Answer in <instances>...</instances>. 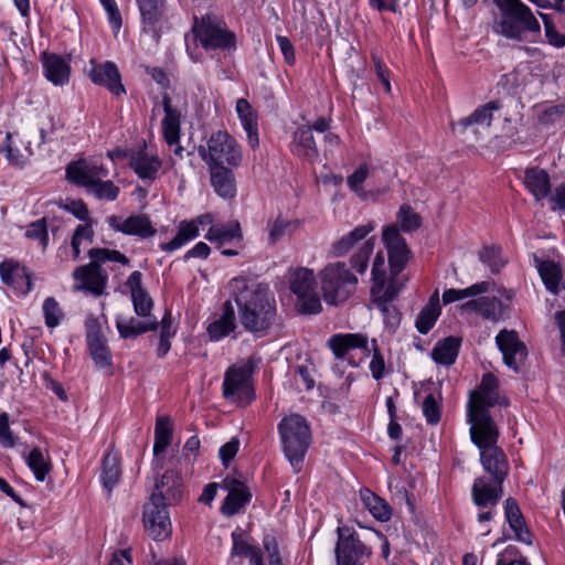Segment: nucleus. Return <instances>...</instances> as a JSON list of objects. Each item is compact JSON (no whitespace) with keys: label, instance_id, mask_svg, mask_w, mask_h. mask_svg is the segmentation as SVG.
Here are the masks:
<instances>
[{"label":"nucleus","instance_id":"obj_1","mask_svg":"<svg viewBox=\"0 0 565 565\" xmlns=\"http://www.w3.org/2000/svg\"><path fill=\"white\" fill-rule=\"evenodd\" d=\"M471 443L480 450V462L488 476L477 478L471 498L477 507H497L503 497V482L509 475L507 455L498 446L499 427L469 429Z\"/></svg>","mask_w":565,"mask_h":565},{"label":"nucleus","instance_id":"obj_2","mask_svg":"<svg viewBox=\"0 0 565 565\" xmlns=\"http://www.w3.org/2000/svg\"><path fill=\"white\" fill-rule=\"evenodd\" d=\"M228 287L242 327L253 334L265 335L276 319V300L268 284L254 277L238 276L230 280Z\"/></svg>","mask_w":565,"mask_h":565},{"label":"nucleus","instance_id":"obj_3","mask_svg":"<svg viewBox=\"0 0 565 565\" xmlns=\"http://www.w3.org/2000/svg\"><path fill=\"white\" fill-rule=\"evenodd\" d=\"M493 3L498 9L492 24L495 34L523 42L527 40L529 34L541 33L537 19L521 0H493Z\"/></svg>","mask_w":565,"mask_h":565},{"label":"nucleus","instance_id":"obj_4","mask_svg":"<svg viewBox=\"0 0 565 565\" xmlns=\"http://www.w3.org/2000/svg\"><path fill=\"white\" fill-rule=\"evenodd\" d=\"M508 406L509 402L499 394V380L492 373L483 374L477 390L472 391L467 404V422L470 429L498 427L490 414V407Z\"/></svg>","mask_w":565,"mask_h":565},{"label":"nucleus","instance_id":"obj_5","mask_svg":"<svg viewBox=\"0 0 565 565\" xmlns=\"http://www.w3.org/2000/svg\"><path fill=\"white\" fill-rule=\"evenodd\" d=\"M282 450L294 471L300 472L311 444V430L307 419L298 414L284 417L278 424Z\"/></svg>","mask_w":565,"mask_h":565},{"label":"nucleus","instance_id":"obj_6","mask_svg":"<svg viewBox=\"0 0 565 565\" xmlns=\"http://www.w3.org/2000/svg\"><path fill=\"white\" fill-rule=\"evenodd\" d=\"M324 301L329 305L344 302L354 291L358 278L350 273L345 263L327 265L319 274Z\"/></svg>","mask_w":565,"mask_h":565},{"label":"nucleus","instance_id":"obj_7","mask_svg":"<svg viewBox=\"0 0 565 565\" xmlns=\"http://www.w3.org/2000/svg\"><path fill=\"white\" fill-rule=\"evenodd\" d=\"M199 156L209 166L238 167L243 153L236 139L225 130H217L211 135L206 147L199 146Z\"/></svg>","mask_w":565,"mask_h":565},{"label":"nucleus","instance_id":"obj_8","mask_svg":"<svg viewBox=\"0 0 565 565\" xmlns=\"http://www.w3.org/2000/svg\"><path fill=\"white\" fill-rule=\"evenodd\" d=\"M328 345L337 359H343L345 356V354L352 349H361L366 354L372 352L373 356L370 362V370H371L372 376L377 381L384 376L385 361H384V358L379 349V345H377V342L375 339H373L371 341V347H370L369 339L364 334L339 333V334L332 335L328 340Z\"/></svg>","mask_w":565,"mask_h":565},{"label":"nucleus","instance_id":"obj_9","mask_svg":"<svg viewBox=\"0 0 565 565\" xmlns=\"http://www.w3.org/2000/svg\"><path fill=\"white\" fill-rule=\"evenodd\" d=\"M193 32L205 50H231L235 47V34L214 14H205L195 19Z\"/></svg>","mask_w":565,"mask_h":565},{"label":"nucleus","instance_id":"obj_10","mask_svg":"<svg viewBox=\"0 0 565 565\" xmlns=\"http://www.w3.org/2000/svg\"><path fill=\"white\" fill-rule=\"evenodd\" d=\"M290 290L297 296V308L302 315H316L322 309L312 269L298 268L290 276Z\"/></svg>","mask_w":565,"mask_h":565},{"label":"nucleus","instance_id":"obj_11","mask_svg":"<svg viewBox=\"0 0 565 565\" xmlns=\"http://www.w3.org/2000/svg\"><path fill=\"white\" fill-rule=\"evenodd\" d=\"M338 542L334 553L337 565H364L372 554L359 535L348 526L337 529Z\"/></svg>","mask_w":565,"mask_h":565},{"label":"nucleus","instance_id":"obj_12","mask_svg":"<svg viewBox=\"0 0 565 565\" xmlns=\"http://www.w3.org/2000/svg\"><path fill=\"white\" fill-rule=\"evenodd\" d=\"M252 372L253 367L249 365L232 366L226 371L223 382V396L226 401L246 405L254 399Z\"/></svg>","mask_w":565,"mask_h":565},{"label":"nucleus","instance_id":"obj_13","mask_svg":"<svg viewBox=\"0 0 565 565\" xmlns=\"http://www.w3.org/2000/svg\"><path fill=\"white\" fill-rule=\"evenodd\" d=\"M495 342L502 353L504 364L514 372H521V369L527 356L526 345L519 339L515 331L501 330Z\"/></svg>","mask_w":565,"mask_h":565},{"label":"nucleus","instance_id":"obj_14","mask_svg":"<svg viewBox=\"0 0 565 565\" xmlns=\"http://www.w3.org/2000/svg\"><path fill=\"white\" fill-rule=\"evenodd\" d=\"M65 173L71 183L83 186L87 191L92 184L108 177V169L103 163L79 159L71 162Z\"/></svg>","mask_w":565,"mask_h":565},{"label":"nucleus","instance_id":"obj_15","mask_svg":"<svg viewBox=\"0 0 565 565\" xmlns=\"http://www.w3.org/2000/svg\"><path fill=\"white\" fill-rule=\"evenodd\" d=\"M383 242L387 249L388 264L392 275H398L406 266L411 250L405 238L394 225L384 228Z\"/></svg>","mask_w":565,"mask_h":565},{"label":"nucleus","instance_id":"obj_16","mask_svg":"<svg viewBox=\"0 0 565 565\" xmlns=\"http://www.w3.org/2000/svg\"><path fill=\"white\" fill-rule=\"evenodd\" d=\"M168 507L148 502L143 507V524L147 533L156 541H163L172 533Z\"/></svg>","mask_w":565,"mask_h":565},{"label":"nucleus","instance_id":"obj_17","mask_svg":"<svg viewBox=\"0 0 565 565\" xmlns=\"http://www.w3.org/2000/svg\"><path fill=\"white\" fill-rule=\"evenodd\" d=\"M76 290H85L94 296H102L107 285L108 275L102 266L90 259L87 265H82L73 271Z\"/></svg>","mask_w":565,"mask_h":565},{"label":"nucleus","instance_id":"obj_18","mask_svg":"<svg viewBox=\"0 0 565 565\" xmlns=\"http://www.w3.org/2000/svg\"><path fill=\"white\" fill-rule=\"evenodd\" d=\"M136 2L142 31L159 40L162 24L167 20L166 0H136Z\"/></svg>","mask_w":565,"mask_h":565},{"label":"nucleus","instance_id":"obj_19","mask_svg":"<svg viewBox=\"0 0 565 565\" xmlns=\"http://www.w3.org/2000/svg\"><path fill=\"white\" fill-rule=\"evenodd\" d=\"M182 478L174 470H167L154 484L150 502L173 505L182 500Z\"/></svg>","mask_w":565,"mask_h":565},{"label":"nucleus","instance_id":"obj_20","mask_svg":"<svg viewBox=\"0 0 565 565\" xmlns=\"http://www.w3.org/2000/svg\"><path fill=\"white\" fill-rule=\"evenodd\" d=\"M222 487L228 491L221 507L222 514L226 516L237 514L252 499L245 483L235 478L226 477L222 481Z\"/></svg>","mask_w":565,"mask_h":565},{"label":"nucleus","instance_id":"obj_21","mask_svg":"<svg viewBox=\"0 0 565 565\" xmlns=\"http://www.w3.org/2000/svg\"><path fill=\"white\" fill-rule=\"evenodd\" d=\"M107 223L116 232L141 238L151 237L157 232L146 214L131 215L125 220L117 215H110L107 217Z\"/></svg>","mask_w":565,"mask_h":565},{"label":"nucleus","instance_id":"obj_22","mask_svg":"<svg viewBox=\"0 0 565 565\" xmlns=\"http://www.w3.org/2000/svg\"><path fill=\"white\" fill-rule=\"evenodd\" d=\"M0 277L4 285L19 294L26 295L32 289L31 273L26 267L12 259L0 263Z\"/></svg>","mask_w":565,"mask_h":565},{"label":"nucleus","instance_id":"obj_23","mask_svg":"<svg viewBox=\"0 0 565 565\" xmlns=\"http://www.w3.org/2000/svg\"><path fill=\"white\" fill-rule=\"evenodd\" d=\"M90 79L105 86L111 94L119 96L126 93L121 83V76L117 65L113 62H105L94 66L89 73Z\"/></svg>","mask_w":565,"mask_h":565},{"label":"nucleus","instance_id":"obj_24","mask_svg":"<svg viewBox=\"0 0 565 565\" xmlns=\"http://www.w3.org/2000/svg\"><path fill=\"white\" fill-rule=\"evenodd\" d=\"M41 62L44 76L49 82L55 86H63L68 83L71 66L61 55L43 52L41 55Z\"/></svg>","mask_w":565,"mask_h":565},{"label":"nucleus","instance_id":"obj_25","mask_svg":"<svg viewBox=\"0 0 565 565\" xmlns=\"http://www.w3.org/2000/svg\"><path fill=\"white\" fill-rule=\"evenodd\" d=\"M460 309L479 313L482 318L493 321L501 319L505 312L504 303L495 296H481L471 299L461 305Z\"/></svg>","mask_w":565,"mask_h":565},{"label":"nucleus","instance_id":"obj_26","mask_svg":"<svg viewBox=\"0 0 565 565\" xmlns=\"http://www.w3.org/2000/svg\"><path fill=\"white\" fill-rule=\"evenodd\" d=\"M505 520L510 529L514 532V537L519 542L531 545L532 534L525 524L524 516L514 498H508L504 502Z\"/></svg>","mask_w":565,"mask_h":565},{"label":"nucleus","instance_id":"obj_27","mask_svg":"<svg viewBox=\"0 0 565 565\" xmlns=\"http://www.w3.org/2000/svg\"><path fill=\"white\" fill-rule=\"evenodd\" d=\"M523 184L537 202L551 195V179L544 169L527 168L524 171Z\"/></svg>","mask_w":565,"mask_h":565},{"label":"nucleus","instance_id":"obj_28","mask_svg":"<svg viewBox=\"0 0 565 565\" xmlns=\"http://www.w3.org/2000/svg\"><path fill=\"white\" fill-rule=\"evenodd\" d=\"M158 327L159 321L156 317L141 319H137L135 317L129 319H125L122 317L116 318V328L122 339H135L146 332L157 330Z\"/></svg>","mask_w":565,"mask_h":565},{"label":"nucleus","instance_id":"obj_29","mask_svg":"<svg viewBox=\"0 0 565 565\" xmlns=\"http://www.w3.org/2000/svg\"><path fill=\"white\" fill-rule=\"evenodd\" d=\"M162 106L164 110V118L162 120L163 138L168 145L172 146L180 140L181 113L178 108L172 106L171 98L168 94H163L162 96Z\"/></svg>","mask_w":565,"mask_h":565},{"label":"nucleus","instance_id":"obj_30","mask_svg":"<svg viewBox=\"0 0 565 565\" xmlns=\"http://www.w3.org/2000/svg\"><path fill=\"white\" fill-rule=\"evenodd\" d=\"M233 168L215 164L214 167H209L212 186L224 199H232L236 193Z\"/></svg>","mask_w":565,"mask_h":565},{"label":"nucleus","instance_id":"obj_31","mask_svg":"<svg viewBox=\"0 0 565 565\" xmlns=\"http://www.w3.org/2000/svg\"><path fill=\"white\" fill-rule=\"evenodd\" d=\"M375 224L373 221L366 224L359 225L348 234L343 235L331 246L330 253L334 257H341L348 254L359 242L366 238V236L374 231Z\"/></svg>","mask_w":565,"mask_h":565},{"label":"nucleus","instance_id":"obj_32","mask_svg":"<svg viewBox=\"0 0 565 565\" xmlns=\"http://www.w3.org/2000/svg\"><path fill=\"white\" fill-rule=\"evenodd\" d=\"M129 164L141 180L152 182L157 179L161 160L146 151H138L131 156Z\"/></svg>","mask_w":565,"mask_h":565},{"label":"nucleus","instance_id":"obj_33","mask_svg":"<svg viewBox=\"0 0 565 565\" xmlns=\"http://www.w3.org/2000/svg\"><path fill=\"white\" fill-rule=\"evenodd\" d=\"M236 328L234 307L231 301L223 305L222 315L207 326V333L212 341H220Z\"/></svg>","mask_w":565,"mask_h":565},{"label":"nucleus","instance_id":"obj_34","mask_svg":"<svg viewBox=\"0 0 565 565\" xmlns=\"http://www.w3.org/2000/svg\"><path fill=\"white\" fill-rule=\"evenodd\" d=\"M236 113L242 122L244 130L247 134L248 143L252 148L258 147V124L257 114L245 98H239L236 102Z\"/></svg>","mask_w":565,"mask_h":565},{"label":"nucleus","instance_id":"obj_35","mask_svg":"<svg viewBox=\"0 0 565 565\" xmlns=\"http://www.w3.org/2000/svg\"><path fill=\"white\" fill-rule=\"evenodd\" d=\"M501 108V104L498 100L489 102L486 105L478 107L469 116L459 119L456 124H452L454 129H458L460 132H465L472 125H486L489 127L492 121V111Z\"/></svg>","mask_w":565,"mask_h":565},{"label":"nucleus","instance_id":"obj_36","mask_svg":"<svg viewBox=\"0 0 565 565\" xmlns=\"http://www.w3.org/2000/svg\"><path fill=\"white\" fill-rule=\"evenodd\" d=\"M537 271L542 278L545 288L553 295H558L561 291V280L563 273L559 264L554 260H541L535 258Z\"/></svg>","mask_w":565,"mask_h":565},{"label":"nucleus","instance_id":"obj_37","mask_svg":"<svg viewBox=\"0 0 565 565\" xmlns=\"http://www.w3.org/2000/svg\"><path fill=\"white\" fill-rule=\"evenodd\" d=\"M460 344L461 340L457 337H448L438 341L431 351L433 360L443 365L454 364L458 356Z\"/></svg>","mask_w":565,"mask_h":565},{"label":"nucleus","instance_id":"obj_38","mask_svg":"<svg viewBox=\"0 0 565 565\" xmlns=\"http://www.w3.org/2000/svg\"><path fill=\"white\" fill-rule=\"evenodd\" d=\"M440 316L439 294L436 290L429 298V302L420 310L415 326L419 333L427 334Z\"/></svg>","mask_w":565,"mask_h":565},{"label":"nucleus","instance_id":"obj_39","mask_svg":"<svg viewBox=\"0 0 565 565\" xmlns=\"http://www.w3.org/2000/svg\"><path fill=\"white\" fill-rule=\"evenodd\" d=\"M210 242H218L221 245L233 241L241 242L243 234L237 221H231L226 224H217L210 227L206 236Z\"/></svg>","mask_w":565,"mask_h":565},{"label":"nucleus","instance_id":"obj_40","mask_svg":"<svg viewBox=\"0 0 565 565\" xmlns=\"http://www.w3.org/2000/svg\"><path fill=\"white\" fill-rule=\"evenodd\" d=\"M494 287V282L491 280H484L473 284L465 289H446L443 294V303L449 305L451 302L462 300L469 297H476L486 292H489Z\"/></svg>","mask_w":565,"mask_h":565},{"label":"nucleus","instance_id":"obj_41","mask_svg":"<svg viewBox=\"0 0 565 565\" xmlns=\"http://www.w3.org/2000/svg\"><path fill=\"white\" fill-rule=\"evenodd\" d=\"M361 500L370 513L379 521L386 522L391 519L392 510L390 505L369 489L360 491Z\"/></svg>","mask_w":565,"mask_h":565},{"label":"nucleus","instance_id":"obj_42","mask_svg":"<svg viewBox=\"0 0 565 565\" xmlns=\"http://www.w3.org/2000/svg\"><path fill=\"white\" fill-rule=\"evenodd\" d=\"M295 152L298 156L313 159L318 157V149L310 127L301 126L294 134Z\"/></svg>","mask_w":565,"mask_h":565},{"label":"nucleus","instance_id":"obj_43","mask_svg":"<svg viewBox=\"0 0 565 565\" xmlns=\"http://www.w3.org/2000/svg\"><path fill=\"white\" fill-rule=\"evenodd\" d=\"M198 236H199V227H198L196 222H194V221H191V222L183 221V222L180 223L179 228H178V233L173 237V239H171L168 243H161L160 244V248L163 252L171 253V252H173L175 249H179L185 243H188L191 239H194Z\"/></svg>","mask_w":565,"mask_h":565},{"label":"nucleus","instance_id":"obj_44","mask_svg":"<svg viewBox=\"0 0 565 565\" xmlns=\"http://www.w3.org/2000/svg\"><path fill=\"white\" fill-rule=\"evenodd\" d=\"M121 470L119 467V459L116 455L107 454L102 462L100 479L104 488L110 493L114 487L119 481Z\"/></svg>","mask_w":565,"mask_h":565},{"label":"nucleus","instance_id":"obj_45","mask_svg":"<svg viewBox=\"0 0 565 565\" xmlns=\"http://www.w3.org/2000/svg\"><path fill=\"white\" fill-rule=\"evenodd\" d=\"M24 458L35 479L43 482L52 469L50 458H45L39 447L33 448Z\"/></svg>","mask_w":565,"mask_h":565},{"label":"nucleus","instance_id":"obj_46","mask_svg":"<svg viewBox=\"0 0 565 565\" xmlns=\"http://www.w3.org/2000/svg\"><path fill=\"white\" fill-rule=\"evenodd\" d=\"M172 424L168 416H159L156 420L154 427V456L163 452L171 443L172 438Z\"/></svg>","mask_w":565,"mask_h":565},{"label":"nucleus","instance_id":"obj_47","mask_svg":"<svg viewBox=\"0 0 565 565\" xmlns=\"http://www.w3.org/2000/svg\"><path fill=\"white\" fill-rule=\"evenodd\" d=\"M232 557H246L249 559V563H252L262 555L260 548L256 545L249 544L245 540V533L242 531H234L232 533Z\"/></svg>","mask_w":565,"mask_h":565},{"label":"nucleus","instance_id":"obj_48","mask_svg":"<svg viewBox=\"0 0 565 565\" xmlns=\"http://www.w3.org/2000/svg\"><path fill=\"white\" fill-rule=\"evenodd\" d=\"M88 257L99 266L106 262H116L122 265L129 264V258L126 255L119 250L109 248H90L88 250Z\"/></svg>","mask_w":565,"mask_h":565},{"label":"nucleus","instance_id":"obj_49","mask_svg":"<svg viewBox=\"0 0 565 565\" xmlns=\"http://www.w3.org/2000/svg\"><path fill=\"white\" fill-rule=\"evenodd\" d=\"M374 237L365 239L351 257V266L360 274H363L367 268L369 259L374 249Z\"/></svg>","mask_w":565,"mask_h":565},{"label":"nucleus","instance_id":"obj_50","mask_svg":"<svg viewBox=\"0 0 565 565\" xmlns=\"http://www.w3.org/2000/svg\"><path fill=\"white\" fill-rule=\"evenodd\" d=\"M501 252L500 246H484L479 252V259L486 264L493 274H497L505 265Z\"/></svg>","mask_w":565,"mask_h":565},{"label":"nucleus","instance_id":"obj_51","mask_svg":"<svg viewBox=\"0 0 565 565\" xmlns=\"http://www.w3.org/2000/svg\"><path fill=\"white\" fill-rule=\"evenodd\" d=\"M87 193L94 195L98 200L115 201L120 193V189L113 181H104L102 179L92 184V188L87 190Z\"/></svg>","mask_w":565,"mask_h":565},{"label":"nucleus","instance_id":"obj_52","mask_svg":"<svg viewBox=\"0 0 565 565\" xmlns=\"http://www.w3.org/2000/svg\"><path fill=\"white\" fill-rule=\"evenodd\" d=\"M370 174V167L367 163L360 164L356 170L348 175L347 184L352 192H354L360 199H365L366 193L363 189V183Z\"/></svg>","mask_w":565,"mask_h":565},{"label":"nucleus","instance_id":"obj_53","mask_svg":"<svg viewBox=\"0 0 565 565\" xmlns=\"http://www.w3.org/2000/svg\"><path fill=\"white\" fill-rule=\"evenodd\" d=\"M96 366L103 369L111 365V353L107 340L87 344Z\"/></svg>","mask_w":565,"mask_h":565},{"label":"nucleus","instance_id":"obj_54","mask_svg":"<svg viewBox=\"0 0 565 565\" xmlns=\"http://www.w3.org/2000/svg\"><path fill=\"white\" fill-rule=\"evenodd\" d=\"M43 315L45 324L49 328H55L60 324L61 319L63 318V312L60 308L58 302L53 298L49 297L43 302Z\"/></svg>","mask_w":565,"mask_h":565},{"label":"nucleus","instance_id":"obj_55","mask_svg":"<svg viewBox=\"0 0 565 565\" xmlns=\"http://www.w3.org/2000/svg\"><path fill=\"white\" fill-rule=\"evenodd\" d=\"M295 227H297L296 222H290L278 216L273 223L268 224L269 242L271 244L277 243L285 234L289 233L291 228Z\"/></svg>","mask_w":565,"mask_h":565},{"label":"nucleus","instance_id":"obj_56","mask_svg":"<svg viewBox=\"0 0 565 565\" xmlns=\"http://www.w3.org/2000/svg\"><path fill=\"white\" fill-rule=\"evenodd\" d=\"M135 313L140 318L153 317V301L147 290L131 296Z\"/></svg>","mask_w":565,"mask_h":565},{"label":"nucleus","instance_id":"obj_57","mask_svg":"<svg viewBox=\"0 0 565 565\" xmlns=\"http://www.w3.org/2000/svg\"><path fill=\"white\" fill-rule=\"evenodd\" d=\"M379 310L382 312L384 323L391 330H395L401 322V313L393 303H388L385 300H377L374 302Z\"/></svg>","mask_w":565,"mask_h":565},{"label":"nucleus","instance_id":"obj_58","mask_svg":"<svg viewBox=\"0 0 565 565\" xmlns=\"http://www.w3.org/2000/svg\"><path fill=\"white\" fill-rule=\"evenodd\" d=\"M397 218L401 224V228L404 232H412L420 226V217L415 213L411 206L402 205L399 207Z\"/></svg>","mask_w":565,"mask_h":565},{"label":"nucleus","instance_id":"obj_59","mask_svg":"<svg viewBox=\"0 0 565 565\" xmlns=\"http://www.w3.org/2000/svg\"><path fill=\"white\" fill-rule=\"evenodd\" d=\"M423 414L429 425H437L441 417V407L433 394H428L423 401Z\"/></svg>","mask_w":565,"mask_h":565},{"label":"nucleus","instance_id":"obj_60","mask_svg":"<svg viewBox=\"0 0 565 565\" xmlns=\"http://www.w3.org/2000/svg\"><path fill=\"white\" fill-rule=\"evenodd\" d=\"M544 23L545 36L547 42L555 47L565 46V35L559 33L548 14L539 13Z\"/></svg>","mask_w":565,"mask_h":565},{"label":"nucleus","instance_id":"obj_61","mask_svg":"<svg viewBox=\"0 0 565 565\" xmlns=\"http://www.w3.org/2000/svg\"><path fill=\"white\" fill-rule=\"evenodd\" d=\"M384 257L381 253H379L373 262L372 266V278H373V286L371 288L372 295H376L382 291L383 289V281L385 277V270H384Z\"/></svg>","mask_w":565,"mask_h":565},{"label":"nucleus","instance_id":"obj_62","mask_svg":"<svg viewBox=\"0 0 565 565\" xmlns=\"http://www.w3.org/2000/svg\"><path fill=\"white\" fill-rule=\"evenodd\" d=\"M26 237L40 241L43 248L49 244L47 226L45 218L31 223L25 232Z\"/></svg>","mask_w":565,"mask_h":565},{"label":"nucleus","instance_id":"obj_63","mask_svg":"<svg viewBox=\"0 0 565 565\" xmlns=\"http://www.w3.org/2000/svg\"><path fill=\"white\" fill-rule=\"evenodd\" d=\"M85 331L87 344L106 340L98 318L93 315L88 316L85 320Z\"/></svg>","mask_w":565,"mask_h":565},{"label":"nucleus","instance_id":"obj_64","mask_svg":"<svg viewBox=\"0 0 565 565\" xmlns=\"http://www.w3.org/2000/svg\"><path fill=\"white\" fill-rule=\"evenodd\" d=\"M497 565H531L514 546H508L497 559Z\"/></svg>","mask_w":565,"mask_h":565}]
</instances>
